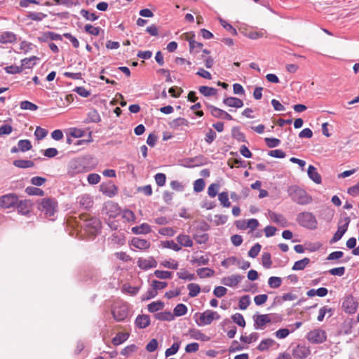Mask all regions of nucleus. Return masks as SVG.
Masks as SVG:
<instances>
[{
    "label": "nucleus",
    "instance_id": "35",
    "mask_svg": "<svg viewBox=\"0 0 359 359\" xmlns=\"http://www.w3.org/2000/svg\"><path fill=\"white\" fill-rule=\"evenodd\" d=\"M198 90L205 97L214 96L217 93V90L216 88L205 86H200Z\"/></svg>",
    "mask_w": 359,
    "mask_h": 359
},
{
    "label": "nucleus",
    "instance_id": "16",
    "mask_svg": "<svg viewBox=\"0 0 359 359\" xmlns=\"http://www.w3.org/2000/svg\"><path fill=\"white\" fill-rule=\"evenodd\" d=\"M76 203L79 205L80 208L88 210L93 206V200L89 194H85L77 197Z\"/></svg>",
    "mask_w": 359,
    "mask_h": 359
},
{
    "label": "nucleus",
    "instance_id": "44",
    "mask_svg": "<svg viewBox=\"0 0 359 359\" xmlns=\"http://www.w3.org/2000/svg\"><path fill=\"white\" fill-rule=\"evenodd\" d=\"M47 17L46 14L41 12H29L27 15V18L29 20L40 22Z\"/></svg>",
    "mask_w": 359,
    "mask_h": 359
},
{
    "label": "nucleus",
    "instance_id": "14",
    "mask_svg": "<svg viewBox=\"0 0 359 359\" xmlns=\"http://www.w3.org/2000/svg\"><path fill=\"white\" fill-rule=\"evenodd\" d=\"M208 108L211 115L215 118L226 119L229 121L233 120V117L231 115H230L226 111H225L219 108H217L211 104H208Z\"/></svg>",
    "mask_w": 359,
    "mask_h": 359
},
{
    "label": "nucleus",
    "instance_id": "25",
    "mask_svg": "<svg viewBox=\"0 0 359 359\" xmlns=\"http://www.w3.org/2000/svg\"><path fill=\"white\" fill-rule=\"evenodd\" d=\"M131 231L135 234H147L151 231V228L148 224L143 223L140 226H133Z\"/></svg>",
    "mask_w": 359,
    "mask_h": 359
},
{
    "label": "nucleus",
    "instance_id": "62",
    "mask_svg": "<svg viewBox=\"0 0 359 359\" xmlns=\"http://www.w3.org/2000/svg\"><path fill=\"white\" fill-rule=\"evenodd\" d=\"M81 15L86 18L87 20L95 21L98 18V16L96 15L94 13H90L88 11L82 9L80 11Z\"/></svg>",
    "mask_w": 359,
    "mask_h": 359
},
{
    "label": "nucleus",
    "instance_id": "10",
    "mask_svg": "<svg viewBox=\"0 0 359 359\" xmlns=\"http://www.w3.org/2000/svg\"><path fill=\"white\" fill-rule=\"evenodd\" d=\"M86 231L91 236L98 233L101 228V223L99 219L91 217L85 222Z\"/></svg>",
    "mask_w": 359,
    "mask_h": 359
},
{
    "label": "nucleus",
    "instance_id": "13",
    "mask_svg": "<svg viewBox=\"0 0 359 359\" xmlns=\"http://www.w3.org/2000/svg\"><path fill=\"white\" fill-rule=\"evenodd\" d=\"M358 307V302L352 295L347 296L343 303L342 308L346 313L352 314L354 313Z\"/></svg>",
    "mask_w": 359,
    "mask_h": 359
},
{
    "label": "nucleus",
    "instance_id": "41",
    "mask_svg": "<svg viewBox=\"0 0 359 359\" xmlns=\"http://www.w3.org/2000/svg\"><path fill=\"white\" fill-rule=\"evenodd\" d=\"M129 337L128 333L119 332L112 339V343L115 346H118L126 341Z\"/></svg>",
    "mask_w": 359,
    "mask_h": 359
},
{
    "label": "nucleus",
    "instance_id": "38",
    "mask_svg": "<svg viewBox=\"0 0 359 359\" xmlns=\"http://www.w3.org/2000/svg\"><path fill=\"white\" fill-rule=\"evenodd\" d=\"M196 273L201 278H205L212 277L215 271L210 268H200L196 270Z\"/></svg>",
    "mask_w": 359,
    "mask_h": 359
},
{
    "label": "nucleus",
    "instance_id": "48",
    "mask_svg": "<svg viewBox=\"0 0 359 359\" xmlns=\"http://www.w3.org/2000/svg\"><path fill=\"white\" fill-rule=\"evenodd\" d=\"M262 264L266 269H270L271 267L272 261L271 256L269 252H264L262 256Z\"/></svg>",
    "mask_w": 359,
    "mask_h": 359
},
{
    "label": "nucleus",
    "instance_id": "26",
    "mask_svg": "<svg viewBox=\"0 0 359 359\" xmlns=\"http://www.w3.org/2000/svg\"><path fill=\"white\" fill-rule=\"evenodd\" d=\"M176 240L180 245L184 247H192L194 244L191 237L186 234L178 235Z\"/></svg>",
    "mask_w": 359,
    "mask_h": 359
},
{
    "label": "nucleus",
    "instance_id": "15",
    "mask_svg": "<svg viewBox=\"0 0 359 359\" xmlns=\"http://www.w3.org/2000/svg\"><path fill=\"white\" fill-rule=\"evenodd\" d=\"M244 277L239 274H232L229 276L224 277L221 280V283L228 287L236 286Z\"/></svg>",
    "mask_w": 359,
    "mask_h": 359
},
{
    "label": "nucleus",
    "instance_id": "53",
    "mask_svg": "<svg viewBox=\"0 0 359 359\" xmlns=\"http://www.w3.org/2000/svg\"><path fill=\"white\" fill-rule=\"evenodd\" d=\"M330 313L329 316H331L332 315V309L327 307V306L321 307L319 310V313L317 318L318 320L320 322L323 321L326 313Z\"/></svg>",
    "mask_w": 359,
    "mask_h": 359
},
{
    "label": "nucleus",
    "instance_id": "8",
    "mask_svg": "<svg viewBox=\"0 0 359 359\" xmlns=\"http://www.w3.org/2000/svg\"><path fill=\"white\" fill-rule=\"evenodd\" d=\"M326 339V332L321 329H315L307 334V339L313 344H322Z\"/></svg>",
    "mask_w": 359,
    "mask_h": 359
},
{
    "label": "nucleus",
    "instance_id": "19",
    "mask_svg": "<svg viewBox=\"0 0 359 359\" xmlns=\"http://www.w3.org/2000/svg\"><path fill=\"white\" fill-rule=\"evenodd\" d=\"M32 143L29 140H21L18 142V147H13L11 149V153H17L18 151L25 152L32 149Z\"/></svg>",
    "mask_w": 359,
    "mask_h": 359
},
{
    "label": "nucleus",
    "instance_id": "30",
    "mask_svg": "<svg viewBox=\"0 0 359 359\" xmlns=\"http://www.w3.org/2000/svg\"><path fill=\"white\" fill-rule=\"evenodd\" d=\"M189 121L184 118L179 117L169 123V126L171 128L177 130L180 126H187Z\"/></svg>",
    "mask_w": 359,
    "mask_h": 359
},
{
    "label": "nucleus",
    "instance_id": "9",
    "mask_svg": "<svg viewBox=\"0 0 359 359\" xmlns=\"http://www.w3.org/2000/svg\"><path fill=\"white\" fill-rule=\"evenodd\" d=\"M121 213V209L117 203L108 201L104 203L102 214L109 216V218H115Z\"/></svg>",
    "mask_w": 359,
    "mask_h": 359
},
{
    "label": "nucleus",
    "instance_id": "59",
    "mask_svg": "<svg viewBox=\"0 0 359 359\" xmlns=\"http://www.w3.org/2000/svg\"><path fill=\"white\" fill-rule=\"evenodd\" d=\"M84 29L89 34H91L93 36H98L100 34V28L98 27H94L90 24H87L84 27Z\"/></svg>",
    "mask_w": 359,
    "mask_h": 359
},
{
    "label": "nucleus",
    "instance_id": "43",
    "mask_svg": "<svg viewBox=\"0 0 359 359\" xmlns=\"http://www.w3.org/2000/svg\"><path fill=\"white\" fill-rule=\"evenodd\" d=\"M187 288L189 290V295L191 297H196L201 291L200 286L196 283H189L187 285Z\"/></svg>",
    "mask_w": 359,
    "mask_h": 359
},
{
    "label": "nucleus",
    "instance_id": "17",
    "mask_svg": "<svg viewBox=\"0 0 359 359\" xmlns=\"http://www.w3.org/2000/svg\"><path fill=\"white\" fill-rule=\"evenodd\" d=\"M309 354L310 350L305 345L299 344L292 349V355L295 358L304 359Z\"/></svg>",
    "mask_w": 359,
    "mask_h": 359
},
{
    "label": "nucleus",
    "instance_id": "40",
    "mask_svg": "<svg viewBox=\"0 0 359 359\" xmlns=\"http://www.w3.org/2000/svg\"><path fill=\"white\" fill-rule=\"evenodd\" d=\"M218 200L224 208H229L231 203L229 199V194L226 191H222L218 194Z\"/></svg>",
    "mask_w": 359,
    "mask_h": 359
},
{
    "label": "nucleus",
    "instance_id": "46",
    "mask_svg": "<svg viewBox=\"0 0 359 359\" xmlns=\"http://www.w3.org/2000/svg\"><path fill=\"white\" fill-rule=\"evenodd\" d=\"M25 192L29 196H43L44 195V191L42 189L35 187H27L25 189Z\"/></svg>",
    "mask_w": 359,
    "mask_h": 359
},
{
    "label": "nucleus",
    "instance_id": "58",
    "mask_svg": "<svg viewBox=\"0 0 359 359\" xmlns=\"http://www.w3.org/2000/svg\"><path fill=\"white\" fill-rule=\"evenodd\" d=\"M157 294L158 292L154 290V287L151 286V288L148 289V290L142 295V299L143 301L149 300L154 298Z\"/></svg>",
    "mask_w": 359,
    "mask_h": 359
},
{
    "label": "nucleus",
    "instance_id": "29",
    "mask_svg": "<svg viewBox=\"0 0 359 359\" xmlns=\"http://www.w3.org/2000/svg\"><path fill=\"white\" fill-rule=\"evenodd\" d=\"M30 203L27 200L20 201L17 203L18 211L22 215H27L29 212Z\"/></svg>",
    "mask_w": 359,
    "mask_h": 359
},
{
    "label": "nucleus",
    "instance_id": "51",
    "mask_svg": "<svg viewBox=\"0 0 359 359\" xmlns=\"http://www.w3.org/2000/svg\"><path fill=\"white\" fill-rule=\"evenodd\" d=\"M177 276L179 278L182 280H192L195 279V275L194 273H190L185 269H181L180 271L177 273Z\"/></svg>",
    "mask_w": 359,
    "mask_h": 359
},
{
    "label": "nucleus",
    "instance_id": "1",
    "mask_svg": "<svg viewBox=\"0 0 359 359\" xmlns=\"http://www.w3.org/2000/svg\"><path fill=\"white\" fill-rule=\"evenodd\" d=\"M97 163L92 157H83L72 160L68 165V173L75 175L90 171L95 168Z\"/></svg>",
    "mask_w": 359,
    "mask_h": 359
},
{
    "label": "nucleus",
    "instance_id": "33",
    "mask_svg": "<svg viewBox=\"0 0 359 359\" xmlns=\"http://www.w3.org/2000/svg\"><path fill=\"white\" fill-rule=\"evenodd\" d=\"M276 344V341L270 338L265 339L261 341L257 346V349L259 351H264L268 350L270 347L273 346Z\"/></svg>",
    "mask_w": 359,
    "mask_h": 359
},
{
    "label": "nucleus",
    "instance_id": "4",
    "mask_svg": "<svg viewBox=\"0 0 359 359\" xmlns=\"http://www.w3.org/2000/svg\"><path fill=\"white\" fill-rule=\"evenodd\" d=\"M298 223L307 229H315L317 228V220L314 215L309 212H301L297 215Z\"/></svg>",
    "mask_w": 359,
    "mask_h": 359
},
{
    "label": "nucleus",
    "instance_id": "42",
    "mask_svg": "<svg viewBox=\"0 0 359 359\" xmlns=\"http://www.w3.org/2000/svg\"><path fill=\"white\" fill-rule=\"evenodd\" d=\"M187 307L184 304H178L173 309V316H182L187 313Z\"/></svg>",
    "mask_w": 359,
    "mask_h": 359
},
{
    "label": "nucleus",
    "instance_id": "23",
    "mask_svg": "<svg viewBox=\"0 0 359 359\" xmlns=\"http://www.w3.org/2000/svg\"><path fill=\"white\" fill-rule=\"evenodd\" d=\"M16 35L12 32H4L0 35V43H11L16 41Z\"/></svg>",
    "mask_w": 359,
    "mask_h": 359
},
{
    "label": "nucleus",
    "instance_id": "56",
    "mask_svg": "<svg viewBox=\"0 0 359 359\" xmlns=\"http://www.w3.org/2000/svg\"><path fill=\"white\" fill-rule=\"evenodd\" d=\"M20 108L24 110L36 111L38 106L29 101H22L20 102Z\"/></svg>",
    "mask_w": 359,
    "mask_h": 359
},
{
    "label": "nucleus",
    "instance_id": "18",
    "mask_svg": "<svg viewBox=\"0 0 359 359\" xmlns=\"http://www.w3.org/2000/svg\"><path fill=\"white\" fill-rule=\"evenodd\" d=\"M268 217L272 222L276 223L277 224L280 225L282 227H285L287 225V219L281 214H278L271 210H269Z\"/></svg>",
    "mask_w": 359,
    "mask_h": 359
},
{
    "label": "nucleus",
    "instance_id": "55",
    "mask_svg": "<svg viewBox=\"0 0 359 359\" xmlns=\"http://www.w3.org/2000/svg\"><path fill=\"white\" fill-rule=\"evenodd\" d=\"M194 238L198 244H205L209 240V236L205 233L201 234L196 233L194 235Z\"/></svg>",
    "mask_w": 359,
    "mask_h": 359
},
{
    "label": "nucleus",
    "instance_id": "61",
    "mask_svg": "<svg viewBox=\"0 0 359 359\" xmlns=\"http://www.w3.org/2000/svg\"><path fill=\"white\" fill-rule=\"evenodd\" d=\"M191 262L192 264H196L198 266L207 265L209 263V258L207 256H201L199 257H194Z\"/></svg>",
    "mask_w": 359,
    "mask_h": 359
},
{
    "label": "nucleus",
    "instance_id": "39",
    "mask_svg": "<svg viewBox=\"0 0 359 359\" xmlns=\"http://www.w3.org/2000/svg\"><path fill=\"white\" fill-rule=\"evenodd\" d=\"M13 165L20 168H32L34 165L33 161L29 160H15L13 161Z\"/></svg>",
    "mask_w": 359,
    "mask_h": 359
},
{
    "label": "nucleus",
    "instance_id": "22",
    "mask_svg": "<svg viewBox=\"0 0 359 359\" xmlns=\"http://www.w3.org/2000/svg\"><path fill=\"white\" fill-rule=\"evenodd\" d=\"M308 175L309 177L315 183L320 184L322 182L321 176L318 172L317 169L312 165H310L308 168Z\"/></svg>",
    "mask_w": 359,
    "mask_h": 359
},
{
    "label": "nucleus",
    "instance_id": "5",
    "mask_svg": "<svg viewBox=\"0 0 359 359\" xmlns=\"http://www.w3.org/2000/svg\"><path fill=\"white\" fill-rule=\"evenodd\" d=\"M350 222L351 219L348 216H345L339 219L337 231L334 233L333 237L330 240V243H334L342 238L348 229Z\"/></svg>",
    "mask_w": 359,
    "mask_h": 359
},
{
    "label": "nucleus",
    "instance_id": "64",
    "mask_svg": "<svg viewBox=\"0 0 359 359\" xmlns=\"http://www.w3.org/2000/svg\"><path fill=\"white\" fill-rule=\"evenodd\" d=\"M233 321L236 323L238 325L241 327H245V321L243 318V316L241 313H236L232 316L231 317Z\"/></svg>",
    "mask_w": 359,
    "mask_h": 359
},
{
    "label": "nucleus",
    "instance_id": "57",
    "mask_svg": "<svg viewBox=\"0 0 359 359\" xmlns=\"http://www.w3.org/2000/svg\"><path fill=\"white\" fill-rule=\"evenodd\" d=\"M163 247L172 249L175 252H179L182 249V248L173 241H166L163 242Z\"/></svg>",
    "mask_w": 359,
    "mask_h": 359
},
{
    "label": "nucleus",
    "instance_id": "12",
    "mask_svg": "<svg viewBox=\"0 0 359 359\" xmlns=\"http://www.w3.org/2000/svg\"><path fill=\"white\" fill-rule=\"evenodd\" d=\"M254 328L255 330L264 329L267 323L271 322L270 314H256L253 316Z\"/></svg>",
    "mask_w": 359,
    "mask_h": 359
},
{
    "label": "nucleus",
    "instance_id": "50",
    "mask_svg": "<svg viewBox=\"0 0 359 359\" xmlns=\"http://www.w3.org/2000/svg\"><path fill=\"white\" fill-rule=\"evenodd\" d=\"M161 266L170 269H177L179 266L178 262L174 260V259H170V260H164L161 262Z\"/></svg>",
    "mask_w": 359,
    "mask_h": 359
},
{
    "label": "nucleus",
    "instance_id": "60",
    "mask_svg": "<svg viewBox=\"0 0 359 359\" xmlns=\"http://www.w3.org/2000/svg\"><path fill=\"white\" fill-rule=\"evenodd\" d=\"M156 318L161 320L170 321L174 319L173 314L170 312H161L156 315Z\"/></svg>",
    "mask_w": 359,
    "mask_h": 359
},
{
    "label": "nucleus",
    "instance_id": "7",
    "mask_svg": "<svg viewBox=\"0 0 359 359\" xmlns=\"http://www.w3.org/2000/svg\"><path fill=\"white\" fill-rule=\"evenodd\" d=\"M128 308L126 303L117 304L111 310L112 316L116 321L124 320L128 316Z\"/></svg>",
    "mask_w": 359,
    "mask_h": 359
},
{
    "label": "nucleus",
    "instance_id": "20",
    "mask_svg": "<svg viewBox=\"0 0 359 359\" xmlns=\"http://www.w3.org/2000/svg\"><path fill=\"white\" fill-rule=\"evenodd\" d=\"M135 323L140 329L145 328L150 325V318L148 315H139L137 316Z\"/></svg>",
    "mask_w": 359,
    "mask_h": 359
},
{
    "label": "nucleus",
    "instance_id": "47",
    "mask_svg": "<svg viewBox=\"0 0 359 359\" xmlns=\"http://www.w3.org/2000/svg\"><path fill=\"white\" fill-rule=\"evenodd\" d=\"M259 338V334L257 332H252L249 336L242 335L240 337V340L245 344H250L253 341H256Z\"/></svg>",
    "mask_w": 359,
    "mask_h": 359
},
{
    "label": "nucleus",
    "instance_id": "27",
    "mask_svg": "<svg viewBox=\"0 0 359 359\" xmlns=\"http://www.w3.org/2000/svg\"><path fill=\"white\" fill-rule=\"evenodd\" d=\"M132 245L137 249L146 250L149 248L150 243L145 239L134 238L132 240Z\"/></svg>",
    "mask_w": 359,
    "mask_h": 359
},
{
    "label": "nucleus",
    "instance_id": "52",
    "mask_svg": "<svg viewBox=\"0 0 359 359\" xmlns=\"http://www.w3.org/2000/svg\"><path fill=\"white\" fill-rule=\"evenodd\" d=\"M154 275L159 279H170L172 278V272L168 271L156 270Z\"/></svg>",
    "mask_w": 359,
    "mask_h": 359
},
{
    "label": "nucleus",
    "instance_id": "24",
    "mask_svg": "<svg viewBox=\"0 0 359 359\" xmlns=\"http://www.w3.org/2000/svg\"><path fill=\"white\" fill-rule=\"evenodd\" d=\"M138 266L142 269H149L157 266V262L153 258L139 259Z\"/></svg>",
    "mask_w": 359,
    "mask_h": 359
},
{
    "label": "nucleus",
    "instance_id": "6",
    "mask_svg": "<svg viewBox=\"0 0 359 359\" xmlns=\"http://www.w3.org/2000/svg\"><path fill=\"white\" fill-rule=\"evenodd\" d=\"M219 318L220 316L217 312L212 310H206L200 314L198 320H196V323L198 326H205L211 324L214 320H219Z\"/></svg>",
    "mask_w": 359,
    "mask_h": 359
},
{
    "label": "nucleus",
    "instance_id": "63",
    "mask_svg": "<svg viewBox=\"0 0 359 359\" xmlns=\"http://www.w3.org/2000/svg\"><path fill=\"white\" fill-rule=\"evenodd\" d=\"M219 185L216 183L211 184L208 189V194L210 197L214 198L217 196Z\"/></svg>",
    "mask_w": 359,
    "mask_h": 359
},
{
    "label": "nucleus",
    "instance_id": "11",
    "mask_svg": "<svg viewBox=\"0 0 359 359\" xmlns=\"http://www.w3.org/2000/svg\"><path fill=\"white\" fill-rule=\"evenodd\" d=\"M18 202V197L15 194H8L0 197V206L4 208H13Z\"/></svg>",
    "mask_w": 359,
    "mask_h": 359
},
{
    "label": "nucleus",
    "instance_id": "31",
    "mask_svg": "<svg viewBox=\"0 0 359 359\" xmlns=\"http://www.w3.org/2000/svg\"><path fill=\"white\" fill-rule=\"evenodd\" d=\"M39 58L36 56H32L29 58H25L21 60V67H22V69H32L36 63V61L39 60Z\"/></svg>",
    "mask_w": 359,
    "mask_h": 359
},
{
    "label": "nucleus",
    "instance_id": "3",
    "mask_svg": "<svg viewBox=\"0 0 359 359\" xmlns=\"http://www.w3.org/2000/svg\"><path fill=\"white\" fill-rule=\"evenodd\" d=\"M39 210L43 212L46 217L54 216L57 211V203L54 198H42L39 204Z\"/></svg>",
    "mask_w": 359,
    "mask_h": 359
},
{
    "label": "nucleus",
    "instance_id": "49",
    "mask_svg": "<svg viewBox=\"0 0 359 359\" xmlns=\"http://www.w3.org/2000/svg\"><path fill=\"white\" fill-rule=\"evenodd\" d=\"M268 284L271 288H278L282 284V279L280 277L271 276L269 278Z\"/></svg>",
    "mask_w": 359,
    "mask_h": 359
},
{
    "label": "nucleus",
    "instance_id": "37",
    "mask_svg": "<svg viewBox=\"0 0 359 359\" xmlns=\"http://www.w3.org/2000/svg\"><path fill=\"white\" fill-rule=\"evenodd\" d=\"M189 41V51L191 53H198V49H201L203 47V43L196 41L193 38L187 39Z\"/></svg>",
    "mask_w": 359,
    "mask_h": 359
},
{
    "label": "nucleus",
    "instance_id": "28",
    "mask_svg": "<svg viewBox=\"0 0 359 359\" xmlns=\"http://www.w3.org/2000/svg\"><path fill=\"white\" fill-rule=\"evenodd\" d=\"M100 120L101 118L97 111L95 109H93L88 113L87 117L85 119L84 123H98L100 121Z\"/></svg>",
    "mask_w": 359,
    "mask_h": 359
},
{
    "label": "nucleus",
    "instance_id": "32",
    "mask_svg": "<svg viewBox=\"0 0 359 359\" xmlns=\"http://www.w3.org/2000/svg\"><path fill=\"white\" fill-rule=\"evenodd\" d=\"M100 191L108 197H113L117 192V188L114 184H111L109 186H104L102 184L100 186Z\"/></svg>",
    "mask_w": 359,
    "mask_h": 359
},
{
    "label": "nucleus",
    "instance_id": "34",
    "mask_svg": "<svg viewBox=\"0 0 359 359\" xmlns=\"http://www.w3.org/2000/svg\"><path fill=\"white\" fill-rule=\"evenodd\" d=\"M310 263V259L305 257L301 260L294 262L292 269L293 271L304 270Z\"/></svg>",
    "mask_w": 359,
    "mask_h": 359
},
{
    "label": "nucleus",
    "instance_id": "36",
    "mask_svg": "<svg viewBox=\"0 0 359 359\" xmlns=\"http://www.w3.org/2000/svg\"><path fill=\"white\" fill-rule=\"evenodd\" d=\"M190 336L196 340H201L203 341H207L210 339V337L198 330H190Z\"/></svg>",
    "mask_w": 359,
    "mask_h": 359
},
{
    "label": "nucleus",
    "instance_id": "2",
    "mask_svg": "<svg viewBox=\"0 0 359 359\" xmlns=\"http://www.w3.org/2000/svg\"><path fill=\"white\" fill-rule=\"evenodd\" d=\"M287 193L291 199L299 205H307L311 203L313 198L304 189L294 185L287 189Z\"/></svg>",
    "mask_w": 359,
    "mask_h": 359
},
{
    "label": "nucleus",
    "instance_id": "21",
    "mask_svg": "<svg viewBox=\"0 0 359 359\" xmlns=\"http://www.w3.org/2000/svg\"><path fill=\"white\" fill-rule=\"evenodd\" d=\"M223 103L228 107L235 108H241L243 106V102L241 99L234 97L224 99Z\"/></svg>",
    "mask_w": 359,
    "mask_h": 359
},
{
    "label": "nucleus",
    "instance_id": "45",
    "mask_svg": "<svg viewBox=\"0 0 359 359\" xmlns=\"http://www.w3.org/2000/svg\"><path fill=\"white\" fill-rule=\"evenodd\" d=\"M163 306L164 304L161 301L153 302L148 305V311L154 313L163 309Z\"/></svg>",
    "mask_w": 359,
    "mask_h": 359
},
{
    "label": "nucleus",
    "instance_id": "54",
    "mask_svg": "<svg viewBox=\"0 0 359 359\" xmlns=\"http://www.w3.org/2000/svg\"><path fill=\"white\" fill-rule=\"evenodd\" d=\"M251 301L249 295H244L239 299V308L241 310H245L250 305Z\"/></svg>",
    "mask_w": 359,
    "mask_h": 359
}]
</instances>
